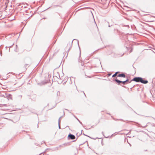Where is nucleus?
I'll use <instances>...</instances> for the list:
<instances>
[{
    "label": "nucleus",
    "mask_w": 155,
    "mask_h": 155,
    "mask_svg": "<svg viewBox=\"0 0 155 155\" xmlns=\"http://www.w3.org/2000/svg\"><path fill=\"white\" fill-rule=\"evenodd\" d=\"M101 1H102V2H103H103H104V1H106V2H107V0H101Z\"/></svg>",
    "instance_id": "8"
},
{
    "label": "nucleus",
    "mask_w": 155,
    "mask_h": 155,
    "mask_svg": "<svg viewBox=\"0 0 155 155\" xmlns=\"http://www.w3.org/2000/svg\"><path fill=\"white\" fill-rule=\"evenodd\" d=\"M115 81L119 84L122 83V81H119L117 79H116Z\"/></svg>",
    "instance_id": "6"
},
{
    "label": "nucleus",
    "mask_w": 155,
    "mask_h": 155,
    "mask_svg": "<svg viewBox=\"0 0 155 155\" xmlns=\"http://www.w3.org/2000/svg\"><path fill=\"white\" fill-rule=\"evenodd\" d=\"M111 75V74H109V75L110 76Z\"/></svg>",
    "instance_id": "10"
},
{
    "label": "nucleus",
    "mask_w": 155,
    "mask_h": 155,
    "mask_svg": "<svg viewBox=\"0 0 155 155\" xmlns=\"http://www.w3.org/2000/svg\"><path fill=\"white\" fill-rule=\"evenodd\" d=\"M132 81L136 82H140L142 83L146 84L148 83V81L143 80L141 78L136 77L133 79Z\"/></svg>",
    "instance_id": "2"
},
{
    "label": "nucleus",
    "mask_w": 155,
    "mask_h": 155,
    "mask_svg": "<svg viewBox=\"0 0 155 155\" xmlns=\"http://www.w3.org/2000/svg\"><path fill=\"white\" fill-rule=\"evenodd\" d=\"M68 137L70 138V139H71L73 140L74 139H75V137L74 135H72V134H70L68 135Z\"/></svg>",
    "instance_id": "3"
},
{
    "label": "nucleus",
    "mask_w": 155,
    "mask_h": 155,
    "mask_svg": "<svg viewBox=\"0 0 155 155\" xmlns=\"http://www.w3.org/2000/svg\"><path fill=\"white\" fill-rule=\"evenodd\" d=\"M118 73V72H116L112 76V77H115L117 75V74Z\"/></svg>",
    "instance_id": "7"
},
{
    "label": "nucleus",
    "mask_w": 155,
    "mask_h": 155,
    "mask_svg": "<svg viewBox=\"0 0 155 155\" xmlns=\"http://www.w3.org/2000/svg\"><path fill=\"white\" fill-rule=\"evenodd\" d=\"M118 76L119 77L124 78L125 77V75L124 74H119Z\"/></svg>",
    "instance_id": "4"
},
{
    "label": "nucleus",
    "mask_w": 155,
    "mask_h": 155,
    "mask_svg": "<svg viewBox=\"0 0 155 155\" xmlns=\"http://www.w3.org/2000/svg\"><path fill=\"white\" fill-rule=\"evenodd\" d=\"M132 81L136 82H140L142 83L146 84L148 83V81L143 80L141 78L136 77L133 79Z\"/></svg>",
    "instance_id": "1"
},
{
    "label": "nucleus",
    "mask_w": 155,
    "mask_h": 155,
    "mask_svg": "<svg viewBox=\"0 0 155 155\" xmlns=\"http://www.w3.org/2000/svg\"><path fill=\"white\" fill-rule=\"evenodd\" d=\"M128 81H129V80L128 79H127V80H126L124 81H122V83L124 84H125L126 83V82H128Z\"/></svg>",
    "instance_id": "5"
},
{
    "label": "nucleus",
    "mask_w": 155,
    "mask_h": 155,
    "mask_svg": "<svg viewBox=\"0 0 155 155\" xmlns=\"http://www.w3.org/2000/svg\"><path fill=\"white\" fill-rule=\"evenodd\" d=\"M94 26H96V25H95V23H94Z\"/></svg>",
    "instance_id": "9"
}]
</instances>
